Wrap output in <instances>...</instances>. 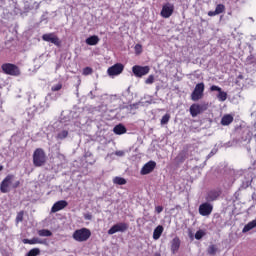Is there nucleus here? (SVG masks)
<instances>
[{
    "instance_id": "f257e3e1",
    "label": "nucleus",
    "mask_w": 256,
    "mask_h": 256,
    "mask_svg": "<svg viewBox=\"0 0 256 256\" xmlns=\"http://www.w3.org/2000/svg\"><path fill=\"white\" fill-rule=\"evenodd\" d=\"M15 181V175L13 174H8L3 181L0 184V191L1 193H9L11 189H17L19 185H21V182Z\"/></svg>"
},
{
    "instance_id": "f03ea898",
    "label": "nucleus",
    "mask_w": 256,
    "mask_h": 256,
    "mask_svg": "<svg viewBox=\"0 0 256 256\" xmlns=\"http://www.w3.org/2000/svg\"><path fill=\"white\" fill-rule=\"evenodd\" d=\"M72 237L74 241H77L78 243H83L85 241H88L89 237H91V230L87 228L75 230Z\"/></svg>"
},
{
    "instance_id": "7ed1b4c3",
    "label": "nucleus",
    "mask_w": 256,
    "mask_h": 256,
    "mask_svg": "<svg viewBox=\"0 0 256 256\" xmlns=\"http://www.w3.org/2000/svg\"><path fill=\"white\" fill-rule=\"evenodd\" d=\"M46 161H47V158L45 156V151H43V149L41 148L36 149L33 154V163L35 167H41L45 165Z\"/></svg>"
},
{
    "instance_id": "20e7f679",
    "label": "nucleus",
    "mask_w": 256,
    "mask_h": 256,
    "mask_svg": "<svg viewBox=\"0 0 256 256\" xmlns=\"http://www.w3.org/2000/svg\"><path fill=\"white\" fill-rule=\"evenodd\" d=\"M203 93H205V84L201 82L195 86L191 94L192 101H199V99H203Z\"/></svg>"
},
{
    "instance_id": "39448f33",
    "label": "nucleus",
    "mask_w": 256,
    "mask_h": 256,
    "mask_svg": "<svg viewBox=\"0 0 256 256\" xmlns=\"http://www.w3.org/2000/svg\"><path fill=\"white\" fill-rule=\"evenodd\" d=\"M198 212L202 217H209L213 213V204L207 201L202 203L198 208Z\"/></svg>"
},
{
    "instance_id": "423d86ee",
    "label": "nucleus",
    "mask_w": 256,
    "mask_h": 256,
    "mask_svg": "<svg viewBox=\"0 0 256 256\" xmlns=\"http://www.w3.org/2000/svg\"><path fill=\"white\" fill-rule=\"evenodd\" d=\"M127 229H129V225H127V223L120 222L113 225L108 230V235H115V233H125Z\"/></svg>"
},
{
    "instance_id": "0eeeda50",
    "label": "nucleus",
    "mask_w": 256,
    "mask_h": 256,
    "mask_svg": "<svg viewBox=\"0 0 256 256\" xmlns=\"http://www.w3.org/2000/svg\"><path fill=\"white\" fill-rule=\"evenodd\" d=\"M2 71L6 73V75H13L14 77H17L20 75L19 67H17L14 64H4L2 65Z\"/></svg>"
},
{
    "instance_id": "6e6552de",
    "label": "nucleus",
    "mask_w": 256,
    "mask_h": 256,
    "mask_svg": "<svg viewBox=\"0 0 256 256\" xmlns=\"http://www.w3.org/2000/svg\"><path fill=\"white\" fill-rule=\"evenodd\" d=\"M42 40L46 41L47 43H52L53 45H56V47L61 46V40L55 33H47L42 36Z\"/></svg>"
},
{
    "instance_id": "1a4fd4ad",
    "label": "nucleus",
    "mask_w": 256,
    "mask_h": 256,
    "mask_svg": "<svg viewBox=\"0 0 256 256\" xmlns=\"http://www.w3.org/2000/svg\"><path fill=\"white\" fill-rule=\"evenodd\" d=\"M149 71H150L149 66L135 65L132 67V73L135 75V77H143L149 74Z\"/></svg>"
},
{
    "instance_id": "9d476101",
    "label": "nucleus",
    "mask_w": 256,
    "mask_h": 256,
    "mask_svg": "<svg viewBox=\"0 0 256 256\" xmlns=\"http://www.w3.org/2000/svg\"><path fill=\"white\" fill-rule=\"evenodd\" d=\"M173 11H175V6L171 3H167L162 7L160 15L164 19H169V17H171V15H173Z\"/></svg>"
},
{
    "instance_id": "9b49d317",
    "label": "nucleus",
    "mask_w": 256,
    "mask_h": 256,
    "mask_svg": "<svg viewBox=\"0 0 256 256\" xmlns=\"http://www.w3.org/2000/svg\"><path fill=\"white\" fill-rule=\"evenodd\" d=\"M124 66L121 63H117L112 67L108 68L107 73L110 77H115L117 75H121L123 73Z\"/></svg>"
},
{
    "instance_id": "f8f14e48",
    "label": "nucleus",
    "mask_w": 256,
    "mask_h": 256,
    "mask_svg": "<svg viewBox=\"0 0 256 256\" xmlns=\"http://www.w3.org/2000/svg\"><path fill=\"white\" fill-rule=\"evenodd\" d=\"M210 91H218L217 99L219 101H227V92L223 91L221 87L213 85L210 87Z\"/></svg>"
},
{
    "instance_id": "ddd939ff",
    "label": "nucleus",
    "mask_w": 256,
    "mask_h": 256,
    "mask_svg": "<svg viewBox=\"0 0 256 256\" xmlns=\"http://www.w3.org/2000/svg\"><path fill=\"white\" fill-rule=\"evenodd\" d=\"M157 163L155 161L147 162L141 169V175H149L155 169Z\"/></svg>"
},
{
    "instance_id": "4468645a",
    "label": "nucleus",
    "mask_w": 256,
    "mask_h": 256,
    "mask_svg": "<svg viewBox=\"0 0 256 256\" xmlns=\"http://www.w3.org/2000/svg\"><path fill=\"white\" fill-rule=\"evenodd\" d=\"M69 203L65 200L57 201L51 208L52 213H57L58 211H61L67 207Z\"/></svg>"
},
{
    "instance_id": "2eb2a0df",
    "label": "nucleus",
    "mask_w": 256,
    "mask_h": 256,
    "mask_svg": "<svg viewBox=\"0 0 256 256\" xmlns=\"http://www.w3.org/2000/svg\"><path fill=\"white\" fill-rule=\"evenodd\" d=\"M22 243H24V245H45V243H47L45 240H41L40 238L34 237L32 239H23Z\"/></svg>"
},
{
    "instance_id": "dca6fc26",
    "label": "nucleus",
    "mask_w": 256,
    "mask_h": 256,
    "mask_svg": "<svg viewBox=\"0 0 256 256\" xmlns=\"http://www.w3.org/2000/svg\"><path fill=\"white\" fill-rule=\"evenodd\" d=\"M189 157V152L187 150H182L175 158V162L177 165H181V163H185V160Z\"/></svg>"
},
{
    "instance_id": "f3484780",
    "label": "nucleus",
    "mask_w": 256,
    "mask_h": 256,
    "mask_svg": "<svg viewBox=\"0 0 256 256\" xmlns=\"http://www.w3.org/2000/svg\"><path fill=\"white\" fill-rule=\"evenodd\" d=\"M219 195H220L219 191L212 190L207 193L205 199L208 203H212V201H217V199L219 198Z\"/></svg>"
},
{
    "instance_id": "a211bd4d",
    "label": "nucleus",
    "mask_w": 256,
    "mask_h": 256,
    "mask_svg": "<svg viewBox=\"0 0 256 256\" xmlns=\"http://www.w3.org/2000/svg\"><path fill=\"white\" fill-rule=\"evenodd\" d=\"M171 252L173 253V255H175V253H177V251H179V248L181 247V240L179 239V237H175L171 242Z\"/></svg>"
},
{
    "instance_id": "6ab92c4d",
    "label": "nucleus",
    "mask_w": 256,
    "mask_h": 256,
    "mask_svg": "<svg viewBox=\"0 0 256 256\" xmlns=\"http://www.w3.org/2000/svg\"><path fill=\"white\" fill-rule=\"evenodd\" d=\"M251 141V134L249 133V130H246L243 132L242 138L238 139L236 143L238 145H243V143H250Z\"/></svg>"
},
{
    "instance_id": "aec40b11",
    "label": "nucleus",
    "mask_w": 256,
    "mask_h": 256,
    "mask_svg": "<svg viewBox=\"0 0 256 256\" xmlns=\"http://www.w3.org/2000/svg\"><path fill=\"white\" fill-rule=\"evenodd\" d=\"M164 228L162 225H158L153 232V240L158 241V239L161 238V235H163Z\"/></svg>"
},
{
    "instance_id": "412c9836",
    "label": "nucleus",
    "mask_w": 256,
    "mask_h": 256,
    "mask_svg": "<svg viewBox=\"0 0 256 256\" xmlns=\"http://www.w3.org/2000/svg\"><path fill=\"white\" fill-rule=\"evenodd\" d=\"M115 135H125L127 128L123 124H118L113 128Z\"/></svg>"
},
{
    "instance_id": "4be33fe9",
    "label": "nucleus",
    "mask_w": 256,
    "mask_h": 256,
    "mask_svg": "<svg viewBox=\"0 0 256 256\" xmlns=\"http://www.w3.org/2000/svg\"><path fill=\"white\" fill-rule=\"evenodd\" d=\"M200 113H201V105L193 104L190 107V115H192V117H197V115H199Z\"/></svg>"
},
{
    "instance_id": "5701e85b",
    "label": "nucleus",
    "mask_w": 256,
    "mask_h": 256,
    "mask_svg": "<svg viewBox=\"0 0 256 256\" xmlns=\"http://www.w3.org/2000/svg\"><path fill=\"white\" fill-rule=\"evenodd\" d=\"M68 136H69V131L62 130L57 133L56 139H57V141H63V139H67Z\"/></svg>"
},
{
    "instance_id": "b1692460",
    "label": "nucleus",
    "mask_w": 256,
    "mask_h": 256,
    "mask_svg": "<svg viewBox=\"0 0 256 256\" xmlns=\"http://www.w3.org/2000/svg\"><path fill=\"white\" fill-rule=\"evenodd\" d=\"M97 43H99V36L94 35L86 39L87 45H97Z\"/></svg>"
},
{
    "instance_id": "393cba45",
    "label": "nucleus",
    "mask_w": 256,
    "mask_h": 256,
    "mask_svg": "<svg viewBox=\"0 0 256 256\" xmlns=\"http://www.w3.org/2000/svg\"><path fill=\"white\" fill-rule=\"evenodd\" d=\"M233 123V116L231 115H225L221 119V124L222 125H231Z\"/></svg>"
},
{
    "instance_id": "a878e982",
    "label": "nucleus",
    "mask_w": 256,
    "mask_h": 256,
    "mask_svg": "<svg viewBox=\"0 0 256 256\" xmlns=\"http://www.w3.org/2000/svg\"><path fill=\"white\" fill-rule=\"evenodd\" d=\"M114 185H127V180L123 177L116 176L113 178Z\"/></svg>"
},
{
    "instance_id": "bb28decb",
    "label": "nucleus",
    "mask_w": 256,
    "mask_h": 256,
    "mask_svg": "<svg viewBox=\"0 0 256 256\" xmlns=\"http://www.w3.org/2000/svg\"><path fill=\"white\" fill-rule=\"evenodd\" d=\"M38 235L40 237H51V235H53V233L50 230L42 229V230L38 231Z\"/></svg>"
},
{
    "instance_id": "cd10ccee",
    "label": "nucleus",
    "mask_w": 256,
    "mask_h": 256,
    "mask_svg": "<svg viewBox=\"0 0 256 256\" xmlns=\"http://www.w3.org/2000/svg\"><path fill=\"white\" fill-rule=\"evenodd\" d=\"M49 99L51 98L49 96H46L44 101L40 103V107H42V109H49L50 107Z\"/></svg>"
},
{
    "instance_id": "c85d7f7f",
    "label": "nucleus",
    "mask_w": 256,
    "mask_h": 256,
    "mask_svg": "<svg viewBox=\"0 0 256 256\" xmlns=\"http://www.w3.org/2000/svg\"><path fill=\"white\" fill-rule=\"evenodd\" d=\"M41 255V250L39 248L31 249L26 256H38Z\"/></svg>"
},
{
    "instance_id": "c756f323",
    "label": "nucleus",
    "mask_w": 256,
    "mask_h": 256,
    "mask_svg": "<svg viewBox=\"0 0 256 256\" xmlns=\"http://www.w3.org/2000/svg\"><path fill=\"white\" fill-rule=\"evenodd\" d=\"M203 237H205V230H198L195 234V239H197V241L203 239Z\"/></svg>"
},
{
    "instance_id": "7c9ffc66",
    "label": "nucleus",
    "mask_w": 256,
    "mask_h": 256,
    "mask_svg": "<svg viewBox=\"0 0 256 256\" xmlns=\"http://www.w3.org/2000/svg\"><path fill=\"white\" fill-rule=\"evenodd\" d=\"M170 119H171V115L165 114L161 119V125H167V123H169Z\"/></svg>"
},
{
    "instance_id": "2f4dec72",
    "label": "nucleus",
    "mask_w": 256,
    "mask_h": 256,
    "mask_svg": "<svg viewBox=\"0 0 256 256\" xmlns=\"http://www.w3.org/2000/svg\"><path fill=\"white\" fill-rule=\"evenodd\" d=\"M217 15H221V13H223V11H225V5L223 4H218L216 6V9H215Z\"/></svg>"
},
{
    "instance_id": "473e14b6",
    "label": "nucleus",
    "mask_w": 256,
    "mask_h": 256,
    "mask_svg": "<svg viewBox=\"0 0 256 256\" xmlns=\"http://www.w3.org/2000/svg\"><path fill=\"white\" fill-rule=\"evenodd\" d=\"M217 253V247L215 245H210L208 247V255H215Z\"/></svg>"
},
{
    "instance_id": "72a5a7b5",
    "label": "nucleus",
    "mask_w": 256,
    "mask_h": 256,
    "mask_svg": "<svg viewBox=\"0 0 256 256\" xmlns=\"http://www.w3.org/2000/svg\"><path fill=\"white\" fill-rule=\"evenodd\" d=\"M146 85H153L155 83V76L150 75L148 78L145 80Z\"/></svg>"
},
{
    "instance_id": "f704fd0d",
    "label": "nucleus",
    "mask_w": 256,
    "mask_h": 256,
    "mask_svg": "<svg viewBox=\"0 0 256 256\" xmlns=\"http://www.w3.org/2000/svg\"><path fill=\"white\" fill-rule=\"evenodd\" d=\"M23 215H25L23 211L18 212L16 216V223H21L23 221Z\"/></svg>"
},
{
    "instance_id": "c9c22d12",
    "label": "nucleus",
    "mask_w": 256,
    "mask_h": 256,
    "mask_svg": "<svg viewBox=\"0 0 256 256\" xmlns=\"http://www.w3.org/2000/svg\"><path fill=\"white\" fill-rule=\"evenodd\" d=\"M134 49H135L136 55H140V53H142L143 51V46H141V44H136Z\"/></svg>"
},
{
    "instance_id": "e433bc0d",
    "label": "nucleus",
    "mask_w": 256,
    "mask_h": 256,
    "mask_svg": "<svg viewBox=\"0 0 256 256\" xmlns=\"http://www.w3.org/2000/svg\"><path fill=\"white\" fill-rule=\"evenodd\" d=\"M62 88H63V84L58 83L51 87V91H61Z\"/></svg>"
},
{
    "instance_id": "4c0bfd02",
    "label": "nucleus",
    "mask_w": 256,
    "mask_h": 256,
    "mask_svg": "<svg viewBox=\"0 0 256 256\" xmlns=\"http://www.w3.org/2000/svg\"><path fill=\"white\" fill-rule=\"evenodd\" d=\"M83 75H91L93 73V69L91 67H86L83 69Z\"/></svg>"
},
{
    "instance_id": "58836bf2",
    "label": "nucleus",
    "mask_w": 256,
    "mask_h": 256,
    "mask_svg": "<svg viewBox=\"0 0 256 256\" xmlns=\"http://www.w3.org/2000/svg\"><path fill=\"white\" fill-rule=\"evenodd\" d=\"M114 155L117 157H125V151L124 150H117Z\"/></svg>"
},
{
    "instance_id": "ea45409f",
    "label": "nucleus",
    "mask_w": 256,
    "mask_h": 256,
    "mask_svg": "<svg viewBox=\"0 0 256 256\" xmlns=\"http://www.w3.org/2000/svg\"><path fill=\"white\" fill-rule=\"evenodd\" d=\"M155 211H156V213H162V211H163V206H156V207H155Z\"/></svg>"
},
{
    "instance_id": "a19ab883",
    "label": "nucleus",
    "mask_w": 256,
    "mask_h": 256,
    "mask_svg": "<svg viewBox=\"0 0 256 256\" xmlns=\"http://www.w3.org/2000/svg\"><path fill=\"white\" fill-rule=\"evenodd\" d=\"M215 15H218L217 12H216V10H214V11H209V12H208V16H209V17H215Z\"/></svg>"
},
{
    "instance_id": "79ce46f5",
    "label": "nucleus",
    "mask_w": 256,
    "mask_h": 256,
    "mask_svg": "<svg viewBox=\"0 0 256 256\" xmlns=\"http://www.w3.org/2000/svg\"><path fill=\"white\" fill-rule=\"evenodd\" d=\"M137 107H139L138 103L130 105L131 109H137Z\"/></svg>"
},
{
    "instance_id": "37998d69",
    "label": "nucleus",
    "mask_w": 256,
    "mask_h": 256,
    "mask_svg": "<svg viewBox=\"0 0 256 256\" xmlns=\"http://www.w3.org/2000/svg\"><path fill=\"white\" fill-rule=\"evenodd\" d=\"M214 155H215V153L212 151L211 153L208 154L207 159L213 157Z\"/></svg>"
},
{
    "instance_id": "c03bdc74",
    "label": "nucleus",
    "mask_w": 256,
    "mask_h": 256,
    "mask_svg": "<svg viewBox=\"0 0 256 256\" xmlns=\"http://www.w3.org/2000/svg\"><path fill=\"white\" fill-rule=\"evenodd\" d=\"M85 219H88V221H90L91 215L90 214L85 215Z\"/></svg>"
},
{
    "instance_id": "a18cd8bd",
    "label": "nucleus",
    "mask_w": 256,
    "mask_h": 256,
    "mask_svg": "<svg viewBox=\"0 0 256 256\" xmlns=\"http://www.w3.org/2000/svg\"><path fill=\"white\" fill-rule=\"evenodd\" d=\"M0 171H3V165H0Z\"/></svg>"
}]
</instances>
